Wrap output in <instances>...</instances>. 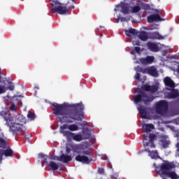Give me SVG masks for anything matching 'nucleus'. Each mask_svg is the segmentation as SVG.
<instances>
[{
	"mask_svg": "<svg viewBox=\"0 0 179 179\" xmlns=\"http://www.w3.org/2000/svg\"><path fill=\"white\" fill-rule=\"evenodd\" d=\"M52 106L54 107L53 114L62 116L58 117L61 124H73L85 118V106L82 103L70 105L71 109H68L66 104L53 103Z\"/></svg>",
	"mask_w": 179,
	"mask_h": 179,
	"instance_id": "f257e3e1",
	"label": "nucleus"
},
{
	"mask_svg": "<svg viewBox=\"0 0 179 179\" xmlns=\"http://www.w3.org/2000/svg\"><path fill=\"white\" fill-rule=\"evenodd\" d=\"M1 117H3L4 120L6 121V125L9 128V131L13 134L15 136L20 132L23 129V126H22L19 123L13 122V117L10 113L2 110L0 112Z\"/></svg>",
	"mask_w": 179,
	"mask_h": 179,
	"instance_id": "f03ea898",
	"label": "nucleus"
},
{
	"mask_svg": "<svg viewBox=\"0 0 179 179\" xmlns=\"http://www.w3.org/2000/svg\"><path fill=\"white\" fill-rule=\"evenodd\" d=\"M144 129L143 146L144 148H156L155 145V139H156V135L152 132V129H155V125L152 124H145L143 126Z\"/></svg>",
	"mask_w": 179,
	"mask_h": 179,
	"instance_id": "7ed1b4c3",
	"label": "nucleus"
},
{
	"mask_svg": "<svg viewBox=\"0 0 179 179\" xmlns=\"http://www.w3.org/2000/svg\"><path fill=\"white\" fill-rule=\"evenodd\" d=\"M176 167H177V165L174 162L162 163L160 166L162 176H166L171 179H178L179 176L175 171H170V170H173Z\"/></svg>",
	"mask_w": 179,
	"mask_h": 179,
	"instance_id": "20e7f679",
	"label": "nucleus"
},
{
	"mask_svg": "<svg viewBox=\"0 0 179 179\" xmlns=\"http://www.w3.org/2000/svg\"><path fill=\"white\" fill-rule=\"evenodd\" d=\"M71 150H73L74 153H78V155H86L87 156H91L92 152L87 150V146L80 144V145H70L66 147V152L69 154Z\"/></svg>",
	"mask_w": 179,
	"mask_h": 179,
	"instance_id": "39448f33",
	"label": "nucleus"
},
{
	"mask_svg": "<svg viewBox=\"0 0 179 179\" xmlns=\"http://www.w3.org/2000/svg\"><path fill=\"white\" fill-rule=\"evenodd\" d=\"M134 103L136 104H139V103H144V104H148V103H151L153 101V96L152 95L148 94L146 92H140V93L134 97Z\"/></svg>",
	"mask_w": 179,
	"mask_h": 179,
	"instance_id": "423d86ee",
	"label": "nucleus"
},
{
	"mask_svg": "<svg viewBox=\"0 0 179 179\" xmlns=\"http://www.w3.org/2000/svg\"><path fill=\"white\" fill-rule=\"evenodd\" d=\"M169 110V103L166 101L161 100L156 103L155 111L159 115H164Z\"/></svg>",
	"mask_w": 179,
	"mask_h": 179,
	"instance_id": "0eeeda50",
	"label": "nucleus"
},
{
	"mask_svg": "<svg viewBox=\"0 0 179 179\" xmlns=\"http://www.w3.org/2000/svg\"><path fill=\"white\" fill-rule=\"evenodd\" d=\"M65 129H69V131H65ZM75 132L76 131H79V127L75 124H64L59 127V133L62 134L63 136H65V132Z\"/></svg>",
	"mask_w": 179,
	"mask_h": 179,
	"instance_id": "6e6552de",
	"label": "nucleus"
},
{
	"mask_svg": "<svg viewBox=\"0 0 179 179\" xmlns=\"http://www.w3.org/2000/svg\"><path fill=\"white\" fill-rule=\"evenodd\" d=\"M64 137L66 138L67 141H75L76 142H80L83 138L82 134H76L71 131L64 132Z\"/></svg>",
	"mask_w": 179,
	"mask_h": 179,
	"instance_id": "1a4fd4ad",
	"label": "nucleus"
},
{
	"mask_svg": "<svg viewBox=\"0 0 179 179\" xmlns=\"http://www.w3.org/2000/svg\"><path fill=\"white\" fill-rule=\"evenodd\" d=\"M53 13H58L59 15H66L68 13V8L66 4L59 5L51 9Z\"/></svg>",
	"mask_w": 179,
	"mask_h": 179,
	"instance_id": "9d476101",
	"label": "nucleus"
},
{
	"mask_svg": "<svg viewBox=\"0 0 179 179\" xmlns=\"http://www.w3.org/2000/svg\"><path fill=\"white\" fill-rule=\"evenodd\" d=\"M159 145L162 149L170 148L171 141H170V138H169V136H162L159 140Z\"/></svg>",
	"mask_w": 179,
	"mask_h": 179,
	"instance_id": "9b49d317",
	"label": "nucleus"
},
{
	"mask_svg": "<svg viewBox=\"0 0 179 179\" xmlns=\"http://www.w3.org/2000/svg\"><path fill=\"white\" fill-rule=\"evenodd\" d=\"M51 160H57L58 162H62L63 163H69L72 160V157L71 155H66L62 154L59 157H50Z\"/></svg>",
	"mask_w": 179,
	"mask_h": 179,
	"instance_id": "f8f14e48",
	"label": "nucleus"
},
{
	"mask_svg": "<svg viewBox=\"0 0 179 179\" xmlns=\"http://www.w3.org/2000/svg\"><path fill=\"white\" fill-rule=\"evenodd\" d=\"M76 162H80V163L89 164L93 159L92 158H89L85 154H79L78 155L76 156Z\"/></svg>",
	"mask_w": 179,
	"mask_h": 179,
	"instance_id": "ddd939ff",
	"label": "nucleus"
},
{
	"mask_svg": "<svg viewBox=\"0 0 179 179\" xmlns=\"http://www.w3.org/2000/svg\"><path fill=\"white\" fill-rule=\"evenodd\" d=\"M155 61V57L147 56L146 57H142L136 62L137 64H142V65H150Z\"/></svg>",
	"mask_w": 179,
	"mask_h": 179,
	"instance_id": "4468645a",
	"label": "nucleus"
},
{
	"mask_svg": "<svg viewBox=\"0 0 179 179\" xmlns=\"http://www.w3.org/2000/svg\"><path fill=\"white\" fill-rule=\"evenodd\" d=\"M147 20L148 23H153V22H162L163 18L159 14H152L148 17Z\"/></svg>",
	"mask_w": 179,
	"mask_h": 179,
	"instance_id": "2eb2a0df",
	"label": "nucleus"
},
{
	"mask_svg": "<svg viewBox=\"0 0 179 179\" xmlns=\"http://www.w3.org/2000/svg\"><path fill=\"white\" fill-rule=\"evenodd\" d=\"M144 72L148 73V75H151V76H153L154 78H159V73H157V70L155 66L144 69Z\"/></svg>",
	"mask_w": 179,
	"mask_h": 179,
	"instance_id": "dca6fc26",
	"label": "nucleus"
},
{
	"mask_svg": "<svg viewBox=\"0 0 179 179\" xmlns=\"http://www.w3.org/2000/svg\"><path fill=\"white\" fill-rule=\"evenodd\" d=\"M166 99H177L179 97V90L178 89H172L171 92H166Z\"/></svg>",
	"mask_w": 179,
	"mask_h": 179,
	"instance_id": "f3484780",
	"label": "nucleus"
},
{
	"mask_svg": "<svg viewBox=\"0 0 179 179\" xmlns=\"http://www.w3.org/2000/svg\"><path fill=\"white\" fill-rule=\"evenodd\" d=\"M147 47L148 48V50L152 52H159V51H160L159 45L153 42H148Z\"/></svg>",
	"mask_w": 179,
	"mask_h": 179,
	"instance_id": "a211bd4d",
	"label": "nucleus"
},
{
	"mask_svg": "<svg viewBox=\"0 0 179 179\" xmlns=\"http://www.w3.org/2000/svg\"><path fill=\"white\" fill-rule=\"evenodd\" d=\"M142 90H143L144 92H150V93H156V92H157L158 88L157 86L156 85H144L142 87H141Z\"/></svg>",
	"mask_w": 179,
	"mask_h": 179,
	"instance_id": "6ab92c4d",
	"label": "nucleus"
},
{
	"mask_svg": "<svg viewBox=\"0 0 179 179\" xmlns=\"http://www.w3.org/2000/svg\"><path fill=\"white\" fill-rule=\"evenodd\" d=\"M164 83L165 86H167L168 87H171V89L176 87V83L170 77H166L164 79Z\"/></svg>",
	"mask_w": 179,
	"mask_h": 179,
	"instance_id": "aec40b11",
	"label": "nucleus"
},
{
	"mask_svg": "<svg viewBox=\"0 0 179 179\" xmlns=\"http://www.w3.org/2000/svg\"><path fill=\"white\" fill-rule=\"evenodd\" d=\"M6 82V78H5V80H2V78H0V94H3V93H6V90H8Z\"/></svg>",
	"mask_w": 179,
	"mask_h": 179,
	"instance_id": "412c9836",
	"label": "nucleus"
},
{
	"mask_svg": "<svg viewBox=\"0 0 179 179\" xmlns=\"http://www.w3.org/2000/svg\"><path fill=\"white\" fill-rule=\"evenodd\" d=\"M14 122L20 124L23 127L26 124V117L22 114H19L15 117V122Z\"/></svg>",
	"mask_w": 179,
	"mask_h": 179,
	"instance_id": "4be33fe9",
	"label": "nucleus"
},
{
	"mask_svg": "<svg viewBox=\"0 0 179 179\" xmlns=\"http://www.w3.org/2000/svg\"><path fill=\"white\" fill-rule=\"evenodd\" d=\"M144 152H148V155L150 156V157H151V159H159V153L157 152V150L150 151L149 148H145Z\"/></svg>",
	"mask_w": 179,
	"mask_h": 179,
	"instance_id": "5701e85b",
	"label": "nucleus"
},
{
	"mask_svg": "<svg viewBox=\"0 0 179 179\" xmlns=\"http://www.w3.org/2000/svg\"><path fill=\"white\" fill-rule=\"evenodd\" d=\"M46 164L51 170H52V171H57V170L59 169V166L54 161H51L49 163L48 162Z\"/></svg>",
	"mask_w": 179,
	"mask_h": 179,
	"instance_id": "b1692460",
	"label": "nucleus"
},
{
	"mask_svg": "<svg viewBox=\"0 0 179 179\" xmlns=\"http://www.w3.org/2000/svg\"><path fill=\"white\" fill-rule=\"evenodd\" d=\"M138 110L139 111L140 114H141V118L145 120L148 118V117L146 116L148 112L146 111V109L143 106H139L138 107Z\"/></svg>",
	"mask_w": 179,
	"mask_h": 179,
	"instance_id": "393cba45",
	"label": "nucleus"
},
{
	"mask_svg": "<svg viewBox=\"0 0 179 179\" xmlns=\"http://www.w3.org/2000/svg\"><path fill=\"white\" fill-rule=\"evenodd\" d=\"M13 150L10 148H7L6 150H2V155L6 157H13Z\"/></svg>",
	"mask_w": 179,
	"mask_h": 179,
	"instance_id": "a878e982",
	"label": "nucleus"
},
{
	"mask_svg": "<svg viewBox=\"0 0 179 179\" xmlns=\"http://www.w3.org/2000/svg\"><path fill=\"white\" fill-rule=\"evenodd\" d=\"M138 38L141 41H148V39L149 38L148 32L145 31H141L138 34Z\"/></svg>",
	"mask_w": 179,
	"mask_h": 179,
	"instance_id": "bb28decb",
	"label": "nucleus"
},
{
	"mask_svg": "<svg viewBox=\"0 0 179 179\" xmlns=\"http://www.w3.org/2000/svg\"><path fill=\"white\" fill-rule=\"evenodd\" d=\"M121 8H122V13H124V15H128V13H129V8L128 7V3H122Z\"/></svg>",
	"mask_w": 179,
	"mask_h": 179,
	"instance_id": "cd10ccee",
	"label": "nucleus"
},
{
	"mask_svg": "<svg viewBox=\"0 0 179 179\" xmlns=\"http://www.w3.org/2000/svg\"><path fill=\"white\" fill-rule=\"evenodd\" d=\"M125 34L127 37H131V34H138V32H136V29L130 28L129 30L125 31Z\"/></svg>",
	"mask_w": 179,
	"mask_h": 179,
	"instance_id": "c85d7f7f",
	"label": "nucleus"
},
{
	"mask_svg": "<svg viewBox=\"0 0 179 179\" xmlns=\"http://www.w3.org/2000/svg\"><path fill=\"white\" fill-rule=\"evenodd\" d=\"M0 148L5 149L6 148V140L3 138H0Z\"/></svg>",
	"mask_w": 179,
	"mask_h": 179,
	"instance_id": "c756f323",
	"label": "nucleus"
},
{
	"mask_svg": "<svg viewBox=\"0 0 179 179\" xmlns=\"http://www.w3.org/2000/svg\"><path fill=\"white\" fill-rule=\"evenodd\" d=\"M141 9H143L144 10H149V9H150V6L145 3H141Z\"/></svg>",
	"mask_w": 179,
	"mask_h": 179,
	"instance_id": "7c9ffc66",
	"label": "nucleus"
},
{
	"mask_svg": "<svg viewBox=\"0 0 179 179\" xmlns=\"http://www.w3.org/2000/svg\"><path fill=\"white\" fill-rule=\"evenodd\" d=\"M140 11H141V6H134L131 8L132 13H138V12H140Z\"/></svg>",
	"mask_w": 179,
	"mask_h": 179,
	"instance_id": "2f4dec72",
	"label": "nucleus"
},
{
	"mask_svg": "<svg viewBox=\"0 0 179 179\" xmlns=\"http://www.w3.org/2000/svg\"><path fill=\"white\" fill-rule=\"evenodd\" d=\"M27 118H29L31 120H35L36 119V114L29 112L27 114Z\"/></svg>",
	"mask_w": 179,
	"mask_h": 179,
	"instance_id": "473e14b6",
	"label": "nucleus"
},
{
	"mask_svg": "<svg viewBox=\"0 0 179 179\" xmlns=\"http://www.w3.org/2000/svg\"><path fill=\"white\" fill-rule=\"evenodd\" d=\"M38 156L41 159H43L45 160V163H48L47 159H48V156L45 155L44 153L41 152L38 154Z\"/></svg>",
	"mask_w": 179,
	"mask_h": 179,
	"instance_id": "72a5a7b5",
	"label": "nucleus"
},
{
	"mask_svg": "<svg viewBox=\"0 0 179 179\" xmlns=\"http://www.w3.org/2000/svg\"><path fill=\"white\" fill-rule=\"evenodd\" d=\"M8 83L10 85L7 87V90L8 89V90H10L11 92L15 90V85H13V84H12V82L8 81Z\"/></svg>",
	"mask_w": 179,
	"mask_h": 179,
	"instance_id": "f704fd0d",
	"label": "nucleus"
},
{
	"mask_svg": "<svg viewBox=\"0 0 179 179\" xmlns=\"http://www.w3.org/2000/svg\"><path fill=\"white\" fill-rule=\"evenodd\" d=\"M153 36H154L155 38H157L158 40H162V38H163V37H162V36L160 34H159V33H157V32L154 33Z\"/></svg>",
	"mask_w": 179,
	"mask_h": 179,
	"instance_id": "c9c22d12",
	"label": "nucleus"
},
{
	"mask_svg": "<svg viewBox=\"0 0 179 179\" xmlns=\"http://www.w3.org/2000/svg\"><path fill=\"white\" fill-rule=\"evenodd\" d=\"M10 110H11V111H16V105L12 103L10 106Z\"/></svg>",
	"mask_w": 179,
	"mask_h": 179,
	"instance_id": "e433bc0d",
	"label": "nucleus"
},
{
	"mask_svg": "<svg viewBox=\"0 0 179 179\" xmlns=\"http://www.w3.org/2000/svg\"><path fill=\"white\" fill-rule=\"evenodd\" d=\"M98 173L99 174H104V168H99L98 169Z\"/></svg>",
	"mask_w": 179,
	"mask_h": 179,
	"instance_id": "4c0bfd02",
	"label": "nucleus"
},
{
	"mask_svg": "<svg viewBox=\"0 0 179 179\" xmlns=\"http://www.w3.org/2000/svg\"><path fill=\"white\" fill-rule=\"evenodd\" d=\"M137 69L138 72H143V73H146V72H145V69H143L142 67L138 66Z\"/></svg>",
	"mask_w": 179,
	"mask_h": 179,
	"instance_id": "58836bf2",
	"label": "nucleus"
},
{
	"mask_svg": "<svg viewBox=\"0 0 179 179\" xmlns=\"http://www.w3.org/2000/svg\"><path fill=\"white\" fill-rule=\"evenodd\" d=\"M135 79H136V80H139V79H141V74L138 73H136V75L134 76Z\"/></svg>",
	"mask_w": 179,
	"mask_h": 179,
	"instance_id": "ea45409f",
	"label": "nucleus"
},
{
	"mask_svg": "<svg viewBox=\"0 0 179 179\" xmlns=\"http://www.w3.org/2000/svg\"><path fill=\"white\" fill-rule=\"evenodd\" d=\"M134 50H135L136 52H137V54H140L141 53V48L135 47Z\"/></svg>",
	"mask_w": 179,
	"mask_h": 179,
	"instance_id": "a19ab883",
	"label": "nucleus"
},
{
	"mask_svg": "<svg viewBox=\"0 0 179 179\" xmlns=\"http://www.w3.org/2000/svg\"><path fill=\"white\" fill-rule=\"evenodd\" d=\"M178 136V139H177L178 142H177L176 146L177 148V152H179V136Z\"/></svg>",
	"mask_w": 179,
	"mask_h": 179,
	"instance_id": "79ce46f5",
	"label": "nucleus"
},
{
	"mask_svg": "<svg viewBox=\"0 0 179 179\" xmlns=\"http://www.w3.org/2000/svg\"><path fill=\"white\" fill-rule=\"evenodd\" d=\"M3 155H2V149H0V164L2 163V159Z\"/></svg>",
	"mask_w": 179,
	"mask_h": 179,
	"instance_id": "37998d69",
	"label": "nucleus"
},
{
	"mask_svg": "<svg viewBox=\"0 0 179 179\" xmlns=\"http://www.w3.org/2000/svg\"><path fill=\"white\" fill-rule=\"evenodd\" d=\"M83 134H86V132H89V128H85L83 131Z\"/></svg>",
	"mask_w": 179,
	"mask_h": 179,
	"instance_id": "c03bdc74",
	"label": "nucleus"
},
{
	"mask_svg": "<svg viewBox=\"0 0 179 179\" xmlns=\"http://www.w3.org/2000/svg\"><path fill=\"white\" fill-rule=\"evenodd\" d=\"M30 136L29 134H25V138L28 139V141H29L30 139Z\"/></svg>",
	"mask_w": 179,
	"mask_h": 179,
	"instance_id": "a18cd8bd",
	"label": "nucleus"
},
{
	"mask_svg": "<svg viewBox=\"0 0 179 179\" xmlns=\"http://www.w3.org/2000/svg\"><path fill=\"white\" fill-rule=\"evenodd\" d=\"M136 45H141V42L136 41L135 43Z\"/></svg>",
	"mask_w": 179,
	"mask_h": 179,
	"instance_id": "49530a36",
	"label": "nucleus"
},
{
	"mask_svg": "<svg viewBox=\"0 0 179 179\" xmlns=\"http://www.w3.org/2000/svg\"><path fill=\"white\" fill-rule=\"evenodd\" d=\"M176 122L179 125V117L176 120Z\"/></svg>",
	"mask_w": 179,
	"mask_h": 179,
	"instance_id": "de8ad7c7",
	"label": "nucleus"
},
{
	"mask_svg": "<svg viewBox=\"0 0 179 179\" xmlns=\"http://www.w3.org/2000/svg\"><path fill=\"white\" fill-rule=\"evenodd\" d=\"M44 163H45V161L43 160L41 162L42 167H44Z\"/></svg>",
	"mask_w": 179,
	"mask_h": 179,
	"instance_id": "09e8293b",
	"label": "nucleus"
},
{
	"mask_svg": "<svg viewBox=\"0 0 179 179\" xmlns=\"http://www.w3.org/2000/svg\"><path fill=\"white\" fill-rule=\"evenodd\" d=\"M109 169H110L111 170H113V165H111L110 164H109Z\"/></svg>",
	"mask_w": 179,
	"mask_h": 179,
	"instance_id": "8fccbe9b",
	"label": "nucleus"
},
{
	"mask_svg": "<svg viewBox=\"0 0 179 179\" xmlns=\"http://www.w3.org/2000/svg\"><path fill=\"white\" fill-rule=\"evenodd\" d=\"M83 125H87V122L84 121V122H83Z\"/></svg>",
	"mask_w": 179,
	"mask_h": 179,
	"instance_id": "3c124183",
	"label": "nucleus"
},
{
	"mask_svg": "<svg viewBox=\"0 0 179 179\" xmlns=\"http://www.w3.org/2000/svg\"><path fill=\"white\" fill-rule=\"evenodd\" d=\"M119 22H120V18H117V23H118Z\"/></svg>",
	"mask_w": 179,
	"mask_h": 179,
	"instance_id": "603ef678",
	"label": "nucleus"
},
{
	"mask_svg": "<svg viewBox=\"0 0 179 179\" xmlns=\"http://www.w3.org/2000/svg\"><path fill=\"white\" fill-rule=\"evenodd\" d=\"M138 155H141V153H142V151H138Z\"/></svg>",
	"mask_w": 179,
	"mask_h": 179,
	"instance_id": "864d4df0",
	"label": "nucleus"
},
{
	"mask_svg": "<svg viewBox=\"0 0 179 179\" xmlns=\"http://www.w3.org/2000/svg\"><path fill=\"white\" fill-rule=\"evenodd\" d=\"M35 89H38V87H35Z\"/></svg>",
	"mask_w": 179,
	"mask_h": 179,
	"instance_id": "5fc2aeb1",
	"label": "nucleus"
},
{
	"mask_svg": "<svg viewBox=\"0 0 179 179\" xmlns=\"http://www.w3.org/2000/svg\"><path fill=\"white\" fill-rule=\"evenodd\" d=\"M150 37H152V34H150Z\"/></svg>",
	"mask_w": 179,
	"mask_h": 179,
	"instance_id": "6e6d98bb",
	"label": "nucleus"
},
{
	"mask_svg": "<svg viewBox=\"0 0 179 179\" xmlns=\"http://www.w3.org/2000/svg\"><path fill=\"white\" fill-rule=\"evenodd\" d=\"M73 2H75V0H71Z\"/></svg>",
	"mask_w": 179,
	"mask_h": 179,
	"instance_id": "4d7b16f0",
	"label": "nucleus"
},
{
	"mask_svg": "<svg viewBox=\"0 0 179 179\" xmlns=\"http://www.w3.org/2000/svg\"><path fill=\"white\" fill-rule=\"evenodd\" d=\"M156 12H159V10H156Z\"/></svg>",
	"mask_w": 179,
	"mask_h": 179,
	"instance_id": "13d9d810",
	"label": "nucleus"
},
{
	"mask_svg": "<svg viewBox=\"0 0 179 179\" xmlns=\"http://www.w3.org/2000/svg\"><path fill=\"white\" fill-rule=\"evenodd\" d=\"M73 8H75V6H73Z\"/></svg>",
	"mask_w": 179,
	"mask_h": 179,
	"instance_id": "bf43d9fd",
	"label": "nucleus"
},
{
	"mask_svg": "<svg viewBox=\"0 0 179 179\" xmlns=\"http://www.w3.org/2000/svg\"><path fill=\"white\" fill-rule=\"evenodd\" d=\"M178 157H179V154H178Z\"/></svg>",
	"mask_w": 179,
	"mask_h": 179,
	"instance_id": "052dcab7",
	"label": "nucleus"
}]
</instances>
